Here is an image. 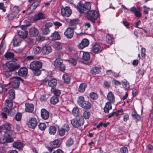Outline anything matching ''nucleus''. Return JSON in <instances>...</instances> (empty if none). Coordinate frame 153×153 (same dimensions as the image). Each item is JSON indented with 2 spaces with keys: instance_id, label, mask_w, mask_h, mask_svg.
Returning <instances> with one entry per match:
<instances>
[{
  "instance_id": "f704fd0d",
  "label": "nucleus",
  "mask_w": 153,
  "mask_h": 153,
  "mask_svg": "<svg viewBox=\"0 0 153 153\" xmlns=\"http://www.w3.org/2000/svg\"><path fill=\"white\" fill-rule=\"evenodd\" d=\"M48 131L50 134L54 135L56 131V128L54 126H51L48 128Z\"/></svg>"
},
{
  "instance_id": "4be33fe9",
  "label": "nucleus",
  "mask_w": 153,
  "mask_h": 153,
  "mask_svg": "<svg viewBox=\"0 0 153 153\" xmlns=\"http://www.w3.org/2000/svg\"><path fill=\"white\" fill-rule=\"evenodd\" d=\"M13 45L15 46H19L22 41V39L18 36H15L13 39Z\"/></svg>"
},
{
  "instance_id": "423d86ee",
  "label": "nucleus",
  "mask_w": 153,
  "mask_h": 153,
  "mask_svg": "<svg viewBox=\"0 0 153 153\" xmlns=\"http://www.w3.org/2000/svg\"><path fill=\"white\" fill-rule=\"evenodd\" d=\"M6 66L10 71H14L20 67V65L14 61H10L7 62Z\"/></svg>"
},
{
  "instance_id": "39448f33",
  "label": "nucleus",
  "mask_w": 153,
  "mask_h": 153,
  "mask_svg": "<svg viewBox=\"0 0 153 153\" xmlns=\"http://www.w3.org/2000/svg\"><path fill=\"white\" fill-rule=\"evenodd\" d=\"M84 120L82 117H76L71 120V123L72 125L75 128H77L83 125Z\"/></svg>"
},
{
  "instance_id": "09e8293b",
  "label": "nucleus",
  "mask_w": 153,
  "mask_h": 153,
  "mask_svg": "<svg viewBox=\"0 0 153 153\" xmlns=\"http://www.w3.org/2000/svg\"><path fill=\"white\" fill-rule=\"evenodd\" d=\"M122 111H123V109H121L120 110H118L117 112H113L108 116V118H110L114 116H115L116 117H117L119 115V112H121Z\"/></svg>"
},
{
  "instance_id": "c9c22d12",
  "label": "nucleus",
  "mask_w": 153,
  "mask_h": 153,
  "mask_svg": "<svg viewBox=\"0 0 153 153\" xmlns=\"http://www.w3.org/2000/svg\"><path fill=\"white\" fill-rule=\"evenodd\" d=\"M3 124V127L4 130L6 131H11V124L9 123H4Z\"/></svg>"
},
{
  "instance_id": "393cba45",
  "label": "nucleus",
  "mask_w": 153,
  "mask_h": 153,
  "mask_svg": "<svg viewBox=\"0 0 153 153\" xmlns=\"http://www.w3.org/2000/svg\"><path fill=\"white\" fill-rule=\"evenodd\" d=\"M13 147L19 149H21L23 146V144L20 142H15L13 143Z\"/></svg>"
},
{
  "instance_id": "473e14b6",
  "label": "nucleus",
  "mask_w": 153,
  "mask_h": 153,
  "mask_svg": "<svg viewBox=\"0 0 153 153\" xmlns=\"http://www.w3.org/2000/svg\"><path fill=\"white\" fill-rule=\"evenodd\" d=\"M131 116L136 121H139L140 119V116L137 114L135 111H134L132 112Z\"/></svg>"
},
{
  "instance_id": "0e129e2a",
  "label": "nucleus",
  "mask_w": 153,
  "mask_h": 153,
  "mask_svg": "<svg viewBox=\"0 0 153 153\" xmlns=\"http://www.w3.org/2000/svg\"><path fill=\"white\" fill-rule=\"evenodd\" d=\"M69 62L70 63L74 66L77 63L76 60L72 58L70 59Z\"/></svg>"
},
{
  "instance_id": "a878e982",
  "label": "nucleus",
  "mask_w": 153,
  "mask_h": 153,
  "mask_svg": "<svg viewBox=\"0 0 153 153\" xmlns=\"http://www.w3.org/2000/svg\"><path fill=\"white\" fill-rule=\"evenodd\" d=\"M51 48L50 46H45L42 49V53L45 54H48L51 52Z\"/></svg>"
},
{
  "instance_id": "603ef678",
  "label": "nucleus",
  "mask_w": 153,
  "mask_h": 153,
  "mask_svg": "<svg viewBox=\"0 0 153 153\" xmlns=\"http://www.w3.org/2000/svg\"><path fill=\"white\" fill-rule=\"evenodd\" d=\"M55 48L58 50H62V46L60 43L56 42L54 44Z\"/></svg>"
},
{
  "instance_id": "7ed1b4c3",
  "label": "nucleus",
  "mask_w": 153,
  "mask_h": 153,
  "mask_svg": "<svg viewBox=\"0 0 153 153\" xmlns=\"http://www.w3.org/2000/svg\"><path fill=\"white\" fill-rule=\"evenodd\" d=\"M19 11V9L18 7L16 6L14 7L11 11L7 15V17L8 19L11 20L16 17H17L19 16L18 13Z\"/></svg>"
},
{
  "instance_id": "864d4df0",
  "label": "nucleus",
  "mask_w": 153,
  "mask_h": 153,
  "mask_svg": "<svg viewBox=\"0 0 153 153\" xmlns=\"http://www.w3.org/2000/svg\"><path fill=\"white\" fill-rule=\"evenodd\" d=\"M83 117L85 119H88L90 116V113L89 112L85 111L83 113Z\"/></svg>"
},
{
  "instance_id": "4c0bfd02",
  "label": "nucleus",
  "mask_w": 153,
  "mask_h": 153,
  "mask_svg": "<svg viewBox=\"0 0 153 153\" xmlns=\"http://www.w3.org/2000/svg\"><path fill=\"white\" fill-rule=\"evenodd\" d=\"M8 97L10 100H13L15 98V92L14 90L12 89L9 91Z\"/></svg>"
},
{
  "instance_id": "58836bf2",
  "label": "nucleus",
  "mask_w": 153,
  "mask_h": 153,
  "mask_svg": "<svg viewBox=\"0 0 153 153\" xmlns=\"http://www.w3.org/2000/svg\"><path fill=\"white\" fill-rule=\"evenodd\" d=\"M5 57L8 59H10L13 58L14 54L11 52H6L4 55Z\"/></svg>"
},
{
  "instance_id": "4468645a",
  "label": "nucleus",
  "mask_w": 153,
  "mask_h": 153,
  "mask_svg": "<svg viewBox=\"0 0 153 153\" xmlns=\"http://www.w3.org/2000/svg\"><path fill=\"white\" fill-rule=\"evenodd\" d=\"M27 69L25 67L20 68L18 71V75L21 76H25L27 74Z\"/></svg>"
},
{
  "instance_id": "72a5a7b5",
  "label": "nucleus",
  "mask_w": 153,
  "mask_h": 153,
  "mask_svg": "<svg viewBox=\"0 0 153 153\" xmlns=\"http://www.w3.org/2000/svg\"><path fill=\"white\" fill-rule=\"evenodd\" d=\"M87 87V85L85 83H81L79 86L78 91L80 92L83 93L85 91Z\"/></svg>"
},
{
  "instance_id": "9d476101",
  "label": "nucleus",
  "mask_w": 153,
  "mask_h": 153,
  "mask_svg": "<svg viewBox=\"0 0 153 153\" xmlns=\"http://www.w3.org/2000/svg\"><path fill=\"white\" fill-rule=\"evenodd\" d=\"M64 34L68 39H71L74 35V29L71 27H68L65 31Z\"/></svg>"
},
{
  "instance_id": "c03bdc74",
  "label": "nucleus",
  "mask_w": 153,
  "mask_h": 153,
  "mask_svg": "<svg viewBox=\"0 0 153 153\" xmlns=\"http://www.w3.org/2000/svg\"><path fill=\"white\" fill-rule=\"evenodd\" d=\"M62 78L65 82L67 83H70L71 78L69 75L67 74H65L63 75Z\"/></svg>"
},
{
  "instance_id": "4d7b16f0",
  "label": "nucleus",
  "mask_w": 153,
  "mask_h": 153,
  "mask_svg": "<svg viewBox=\"0 0 153 153\" xmlns=\"http://www.w3.org/2000/svg\"><path fill=\"white\" fill-rule=\"evenodd\" d=\"M89 95L90 97L94 100L97 99L98 98L97 94L94 92H91Z\"/></svg>"
},
{
  "instance_id": "5fc2aeb1",
  "label": "nucleus",
  "mask_w": 153,
  "mask_h": 153,
  "mask_svg": "<svg viewBox=\"0 0 153 153\" xmlns=\"http://www.w3.org/2000/svg\"><path fill=\"white\" fill-rule=\"evenodd\" d=\"M79 22V20L77 19H74L70 21V23L72 25L77 24Z\"/></svg>"
},
{
  "instance_id": "69168bd1",
  "label": "nucleus",
  "mask_w": 153,
  "mask_h": 153,
  "mask_svg": "<svg viewBox=\"0 0 153 153\" xmlns=\"http://www.w3.org/2000/svg\"><path fill=\"white\" fill-rule=\"evenodd\" d=\"M143 8L144 13L146 14H148V11L150 10V8L146 6H144L143 7Z\"/></svg>"
},
{
  "instance_id": "e2e57ef3",
  "label": "nucleus",
  "mask_w": 153,
  "mask_h": 153,
  "mask_svg": "<svg viewBox=\"0 0 153 153\" xmlns=\"http://www.w3.org/2000/svg\"><path fill=\"white\" fill-rule=\"evenodd\" d=\"M15 113V111L14 109H9L7 114L9 116H12L14 115Z\"/></svg>"
},
{
  "instance_id": "a19ab883",
  "label": "nucleus",
  "mask_w": 153,
  "mask_h": 153,
  "mask_svg": "<svg viewBox=\"0 0 153 153\" xmlns=\"http://www.w3.org/2000/svg\"><path fill=\"white\" fill-rule=\"evenodd\" d=\"M52 93H53L55 95L54 96H57L58 97L61 94V91L58 89L52 88L51 90Z\"/></svg>"
},
{
  "instance_id": "9b49d317",
  "label": "nucleus",
  "mask_w": 153,
  "mask_h": 153,
  "mask_svg": "<svg viewBox=\"0 0 153 153\" xmlns=\"http://www.w3.org/2000/svg\"><path fill=\"white\" fill-rule=\"evenodd\" d=\"M72 13V10L69 7H66L61 9L62 14L64 16L68 17L71 15Z\"/></svg>"
},
{
  "instance_id": "7c9ffc66",
  "label": "nucleus",
  "mask_w": 153,
  "mask_h": 153,
  "mask_svg": "<svg viewBox=\"0 0 153 153\" xmlns=\"http://www.w3.org/2000/svg\"><path fill=\"white\" fill-rule=\"evenodd\" d=\"M50 101L51 104L55 105L59 102V97L57 96H53L51 98Z\"/></svg>"
},
{
  "instance_id": "f257e3e1",
  "label": "nucleus",
  "mask_w": 153,
  "mask_h": 153,
  "mask_svg": "<svg viewBox=\"0 0 153 153\" xmlns=\"http://www.w3.org/2000/svg\"><path fill=\"white\" fill-rule=\"evenodd\" d=\"M42 63L36 60L34 61L30 64V68L33 71V73L36 76H39L41 74L40 69L42 68Z\"/></svg>"
},
{
  "instance_id": "f3484780",
  "label": "nucleus",
  "mask_w": 153,
  "mask_h": 153,
  "mask_svg": "<svg viewBox=\"0 0 153 153\" xmlns=\"http://www.w3.org/2000/svg\"><path fill=\"white\" fill-rule=\"evenodd\" d=\"M25 107V111L29 113L32 112L34 109V105L31 103H26Z\"/></svg>"
},
{
  "instance_id": "b1692460",
  "label": "nucleus",
  "mask_w": 153,
  "mask_h": 153,
  "mask_svg": "<svg viewBox=\"0 0 153 153\" xmlns=\"http://www.w3.org/2000/svg\"><path fill=\"white\" fill-rule=\"evenodd\" d=\"M107 98L109 102L114 103L115 101V97L114 94L111 92H110L107 95Z\"/></svg>"
},
{
  "instance_id": "ddd939ff",
  "label": "nucleus",
  "mask_w": 153,
  "mask_h": 153,
  "mask_svg": "<svg viewBox=\"0 0 153 153\" xmlns=\"http://www.w3.org/2000/svg\"><path fill=\"white\" fill-rule=\"evenodd\" d=\"M37 124V121L35 118H31L28 123V126L29 127L32 128H34Z\"/></svg>"
},
{
  "instance_id": "3c124183",
  "label": "nucleus",
  "mask_w": 153,
  "mask_h": 153,
  "mask_svg": "<svg viewBox=\"0 0 153 153\" xmlns=\"http://www.w3.org/2000/svg\"><path fill=\"white\" fill-rule=\"evenodd\" d=\"M47 126L44 123H40L39 125V128L41 130H44L46 128Z\"/></svg>"
},
{
  "instance_id": "2eb2a0df",
  "label": "nucleus",
  "mask_w": 153,
  "mask_h": 153,
  "mask_svg": "<svg viewBox=\"0 0 153 153\" xmlns=\"http://www.w3.org/2000/svg\"><path fill=\"white\" fill-rule=\"evenodd\" d=\"M35 1L32 4L30 7L28 8V10L31 12L33 11L37 7L41 2L40 0H35Z\"/></svg>"
},
{
  "instance_id": "c85d7f7f",
  "label": "nucleus",
  "mask_w": 153,
  "mask_h": 153,
  "mask_svg": "<svg viewBox=\"0 0 153 153\" xmlns=\"http://www.w3.org/2000/svg\"><path fill=\"white\" fill-rule=\"evenodd\" d=\"M123 87L126 90H128L129 88V84L126 79H124L122 82Z\"/></svg>"
},
{
  "instance_id": "79ce46f5",
  "label": "nucleus",
  "mask_w": 153,
  "mask_h": 153,
  "mask_svg": "<svg viewBox=\"0 0 153 153\" xmlns=\"http://www.w3.org/2000/svg\"><path fill=\"white\" fill-rule=\"evenodd\" d=\"M41 51L42 49L41 47L39 46L34 47L33 48V53L36 54H39Z\"/></svg>"
},
{
  "instance_id": "1a4fd4ad",
  "label": "nucleus",
  "mask_w": 153,
  "mask_h": 153,
  "mask_svg": "<svg viewBox=\"0 0 153 153\" xmlns=\"http://www.w3.org/2000/svg\"><path fill=\"white\" fill-rule=\"evenodd\" d=\"M12 79L13 80L12 85V88L16 89L19 86L20 80L22 82L23 80L21 78L18 77H14Z\"/></svg>"
},
{
  "instance_id": "de8ad7c7",
  "label": "nucleus",
  "mask_w": 153,
  "mask_h": 153,
  "mask_svg": "<svg viewBox=\"0 0 153 153\" xmlns=\"http://www.w3.org/2000/svg\"><path fill=\"white\" fill-rule=\"evenodd\" d=\"M100 70L99 68L97 67H94L91 71V73L94 74H98Z\"/></svg>"
},
{
  "instance_id": "c756f323",
  "label": "nucleus",
  "mask_w": 153,
  "mask_h": 153,
  "mask_svg": "<svg viewBox=\"0 0 153 153\" xmlns=\"http://www.w3.org/2000/svg\"><path fill=\"white\" fill-rule=\"evenodd\" d=\"M51 37L52 39L54 40H59L61 39L59 34L56 31H55L52 34Z\"/></svg>"
},
{
  "instance_id": "5701e85b",
  "label": "nucleus",
  "mask_w": 153,
  "mask_h": 153,
  "mask_svg": "<svg viewBox=\"0 0 153 153\" xmlns=\"http://www.w3.org/2000/svg\"><path fill=\"white\" fill-rule=\"evenodd\" d=\"M109 102H107L104 108V111L105 113H108L109 111L112 109L111 103Z\"/></svg>"
},
{
  "instance_id": "aec40b11",
  "label": "nucleus",
  "mask_w": 153,
  "mask_h": 153,
  "mask_svg": "<svg viewBox=\"0 0 153 153\" xmlns=\"http://www.w3.org/2000/svg\"><path fill=\"white\" fill-rule=\"evenodd\" d=\"M45 18V14L42 12L38 13L33 17V19L35 21L44 19Z\"/></svg>"
},
{
  "instance_id": "f8f14e48",
  "label": "nucleus",
  "mask_w": 153,
  "mask_h": 153,
  "mask_svg": "<svg viewBox=\"0 0 153 153\" xmlns=\"http://www.w3.org/2000/svg\"><path fill=\"white\" fill-rule=\"evenodd\" d=\"M39 34V30L36 28L33 27L31 28L29 31V34L31 37H36Z\"/></svg>"
},
{
  "instance_id": "dca6fc26",
  "label": "nucleus",
  "mask_w": 153,
  "mask_h": 153,
  "mask_svg": "<svg viewBox=\"0 0 153 153\" xmlns=\"http://www.w3.org/2000/svg\"><path fill=\"white\" fill-rule=\"evenodd\" d=\"M89 43V40L86 39H83L81 42L78 45V47L81 49H82L88 46Z\"/></svg>"
},
{
  "instance_id": "2f4dec72",
  "label": "nucleus",
  "mask_w": 153,
  "mask_h": 153,
  "mask_svg": "<svg viewBox=\"0 0 153 153\" xmlns=\"http://www.w3.org/2000/svg\"><path fill=\"white\" fill-rule=\"evenodd\" d=\"M81 107L85 109H89L91 108V105L90 102L85 101Z\"/></svg>"
},
{
  "instance_id": "bb28decb",
  "label": "nucleus",
  "mask_w": 153,
  "mask_h": 153,
  "mask_svg": "<svg viewBox=\"0 0 153 153\" xmlns=\"http://www.w3.org/2000/svg\"><path fill=\"white\" fill-rule=\"evenodd\" d=\"M114 38L112 35L107 34L106 36V41L107 43L111 45L114 41Z\"/></svg>"
},
{
  "instance_id": "a211bd4d",
  "label": "nucleus",
  "mask_w": 153,
  "mask_h": 153,
  "mask_svg": "<svg viewBox=\"0 0 153 153\" xmlns=\"http://www.w3.org/2000/svg\"><path fill=\"white\" fill-rule=\"evenodd\" d=\"M41 116L43 119L47 120L49 117V113L46 109H42L41 111Z\"/></svg>"
},
{
  "instance_id": "8fccbe9b",
  "label": "nucleus",
  "mask_w": 153,
  "mask_h": 153,
  "mask_svg": "<svg viewBox=\"0 0 153 153\" xmlns=\"http://www.w3.org/2000/svg\"><path fill=\"white\" fill-rule=\"evenodd\" d=\"M72 114L75 116H77L78 115L79 111V108L76 107H75L72 110Z\"/></svg>"
},
{
  "instance_id": "e433bc0d",
  "label": "nucleus",
  "mask_w": 153,
  "mask_h": 153,
  "mask_svg": "<svg viewBox=\"0 0 153 153\" xmlns=\"http://www.w3.org/2000/svg\"><path fill=\"white\" fill-rule=\"evenodd\" d=\"M57 81L55 79H52L49 81L48 84L49 86L53 88L56 86L57 85Z\"/></svg>"
},
{
  "instance_id": "6e6552de",
  "label": "nucleus",
  "mask_w": 153,
  "mask_h": 153,
  "mask_svg": "<svg viewBox=\"0 0 153 153\" xmlns=\"http://www.w3.org/2000/svg\"><path fill=\"white\" fill-rule=\"evenodd\" d=\"M54 65L55 67L59 68L60 71L63 72L65 70V66L62 60L56 59L54 62Z\"/></svg>"
},
{
  "instance_id": "0eeeda50",
  "label": "nucleus",
  "mask_w": 153,
  "mask_h": 153,
  "mask_svg": "<svg viewBox=\"0 0 153 153\" xmlns=\"http://www.w3.org/2000/svg\"><path fill=\"white\" fill-rule=\"evenodd\" d=\"M79 10L80 12L84 13H87V11L91 8V4L89 2H86L84 4H80L78 6Z\"/></svg>"
},
{
  "instance_id": "a18cd8bd",
  "label": "nucleus",
  "mask_w": 153,
  "mask_h": 153,
  "mask_svg": "<svg viewBox=\"0 0 153 153\" xmlns=\"http://www.w3.org/2000/svg\"><path fill=\"white\" fill-rule=\"evenodd\" d=\"M25 41L30 45H32L35 44L34 39L30 37H26Z\"/></svg>"
},
{
  "instance_id": "bf43d9fd",
  "label": "nucleus",
  "mask_w": 153,
  "mask_h": 153,
  "mask_svg": "<svg viewBox=\"0 0 153 153\" xmlns=\"http://www.w3.org/2000/svg\"><path fill=\"white\" fill-rule=\"evenodd\" d=\"M120 152L121 153H128L127 148L126 147H122L120 149Z\"/></svg>"
},
{
  "instance_id": "774afa93",
  "label": "nucleus",
  "mask_w": 153,
  "mask_h": 153,
  "mask_svg": "<svg viewBox=\"0 0 153 153\" xmlns=\"http://www.w3.org/2000/svg\"><path fill=\"white\" fill-rule=\"evenodd\" d=\"M112 82L115 85H120L121 84V83L119 81L114 79L112 81Z\"/></svg>"
},
{
  "instance_id": "680f3d73",
  "label": "nucleus",
  "mask_w": 153,
  "mask_h": 153,
  "mask_svg": "<svg viewBox=\"0 0 153 153\" xmlns=\"http://www.w3.org/2000/svg\"><path fill=\"white\" fill-rule=\"evenodd\" d=\"M66 131L64 128H62L60 129L59 131V135L61 136H63L65 134Z\"/></svg>"
},
{
  "instance_id": "f03ea898",
  "label": "nucleus",
  "mask_w": 153,
  "mask_h": 153,
  "mask_svg": "<svg viewBox=\"0 0 153 153\" xmlns=\"http://www.w3.org/2000/svg\"><path fill=\"white\" fill-rule=\"evenodd\" d=\"M15 133L12 131L4 132L3 136L4 138L2 139V141L1 142L2 144L6 143H11L14 141L13 137Z\"/></svg>"
},
{
  "instance_id": "412c9836",
  "label": "nucleus",
  "mask_w": 153,
  "mask_h": 153,
  "mask_svg": "<svg viewBox=\"0 0 153 153\" xmlns=\"http://www.w3.org/2000/svg\"><path fill=\"white\" fill-rule=\"evenodd\" d=\"M50 145L53 148L59 147L61 145V142L58 140L56 139L53 141L51 142Z\"/></svg>"
},
{
  "instance_id": "338daca9",
  "label": "nucleus",
  "mask_w": 153,
  "mask_h": 153,
  "mask_svg": "<svg viewBox=\"0 0 153 153\" xmlns=\"http://www.w3.org/2000/svg\"><path fill=\"white\" fill-rule=\"evenodd\" d=\"M36 40L38 42H42L45 40V38L41 36H39L36 38Z\"/></svg>"
},
{
  "instance_id": "6e6d98bb",
  "label": "nucleus",
  "mask_w": 153,
  "mask_h": 153,
  "mask_svg": "<svg viewBox=\"0 0 153 153\" xmlns=\"http://www.w3.org/2000/svg\"><path fill=\"white\" fill-rule=\"evenodd\" d=\"M5 105L8 107H11L13 106V103L12 100H6L5 101Z\"/></svg>"
},
{
  "instance_id": "37998d69",
  "label": "nucleus",
  "mask_w": 153,
  "mask_h": 153,
  "mask_svg": "<svg viewBox=\"0 0 153 153\" xmlns=\"http://www.w3.org/2000/svg\"><path fill=\"white\" fill-rule=\"evenodd\" d=\"M90 58V54L88 52H83L82 56V58L85 61L88 60Z\"/></svg>"
},
{
  "instance_id": "6ab92c4d",
  "label": "nucleus",
  "mask_w": 153,
  "mask_h": 153,
  "mask_svg": "<svg viewBox=\"0 0 153 153\" xmlns=\"http://www.w3.org/2000/svg\"><path fill=\"white\" fill-rule=\"evenodd\" d=\"M17 34L20 38L24 39L26 38L27 35V32L25 30L22 31L18 30L17 32Z\"/></svg>"
},
{
  "instance_id": "20e7f679",
  "label": "nucleus",
  "mask_w": 153,
  "mask_h": 153,
  "mask_svg": "<svg viewBox=\"0 0 153 153\" xmlns=\"http://www.w3.org/2000/svg\"><path fill=\"white\" fill-rule=\"evenodd\" d=\"M87 17L88 19L93 23L95 22V20L98 17L99 13L96 10H89L87 11Z\"/></svg>"
},
{
  "instance_id": "ea45409f",
  "label": "nucleus",
  "mask_w": 153,
  "mask_h": 153,
  "mask_svg": "<svg viewBox=\"0 0 153 153\" xmlns=\"http://www.w3.org/2000/svg\"><path fill=\"white\" fill-rule=\"evenodd\" d=\"M74 142V140L71 138H70L66 141V145L68 147H70L73 145Z\"/></svg>"
},
{
  "instance_id": "cd10ccee",
  "label": "nucleus",
  "mask_w": 153,
  "mask_h": 153,
  "mask_svg": "<svg viewBox=\"0 0 153 153\" xmlns=\"http://www.w3.org/2000/svg\"><path fill=\"white\" fill-rule=\"evenodd\" d=\"M100 46L98 44H95L92 47L91 51L94 53H96L100 50Z\"/></svg>"
},
{
  "instance_id": "13d9d810",
  "label": "nucleus",
  "mask_w": 153,
  "mask_h": 153,
  "mask_svg": "<svg viewBox=\"0 0 153 153\" xmlns=\"http://www.w3.org/2000/svg\"><path fill=\"white\" fill-rule=\"evenodd\" d=\"M50 32V30L48 28L46 27L45 29L43 30L42 32V34L44 35H47Z\"/></svg>"
},
{
  "instance_id": "052dcab7",
  "label": "nucleus",
  "mask_w": 153,
  "mask_h": 153,
  "mask_svg": "<svg viewBox=\"0 0 153 153\" xmlns=\"http://www.w3.org/2000/svg\"><path fill=\"white\" fill-rule=\"evenodd\" d=\"M22 115L20 113H18L16 114L15 116V118L17 121H19L21 120Z\"/></svg>"
},
{
  "instance_id": "49530a36",
  "label": "nucleus",
  "mask_w": 153,
  "mask_h": 153,
  "mask_svg": "<svg viewBox=\"0 0 153 153\" xmlns=\"http://www.w3.org/2000/svg\"><path fill=\"white\" fill-rule=\"evenodd\" d=\"M77 101L79 105L81 106L85 101L84 98L83 97L80 96L79 97Z\"/></svg>"
}]
</instances>
